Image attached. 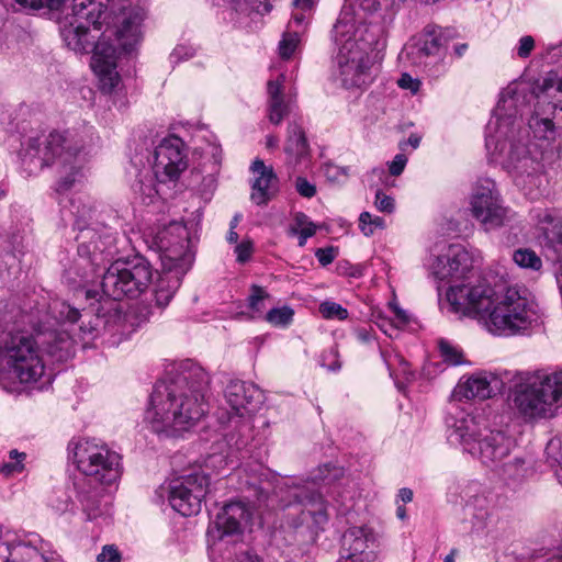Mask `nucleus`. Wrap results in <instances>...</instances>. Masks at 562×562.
I'll return each instance as SVG.
<instances>
[{"label": "nucleus", "mask_w": 562, "mask_h": 562, "mask_svg": "<svg viewBox=\"0 0 562 562\" xmlns=\"http://www.w3.org/2000/svg\"><path fill=\"white\" fill-rule=\"evenodd\" d=\"M502 381L493 373L480 372L460 382L456 387V395L467 400H486L499 391Z\"/></svg>", "instance_id": "17"}, {"label": "nucleus", "mask_w": 562, "mask_h": 562, "mask_svg": "<svg viewBox=\"0 0 562 562\" xmlns=\"http://www.w3.org/2000/svg\"><path fill=\"white\" fill-rule=\"evenodd\" d=\"M69 132H52L43 143L37 138H30L22 150V160L34 168H43L52 164H59L66 169L56 184L58 193L67 192L80 178V169L75 165L78 154L83 149Z\"/></svg>", "instance_id": "5"}, {"label": "nucleus", "mask_w": 562, "mask_h": 562, "mask_svg": "<svg viewBox=\"0 0 562 562\" xmlns=\"http://www.w3.org/2000/svg\"><path fill=\"white\" fill-rule=\"evenodd\" d=\"M470 211L486 231L498 228L510 218V212L503 205L496 184L491 179H481L475 183L470 196Z\"/></svg>", "instance_id": "11"}, {"label": "nucleus", "mask_w": 562, "mask_h": 562, "mask_svg": "<svg viewBox=\"0 0 562 562\" xmlns=\"http://www.w3.org/2000/svg\"><path fill=\"white\" fill-rule=\"evenodd\" d=\"M151 237L153 244L161 252L162 268L187 273L193 261L187 226L181 222H171L153 233Z\"/></svg>", "instance_id": "9"}, {"label": "nucleus", "mask_w": 562, "mask_h": 562, "mask_svg": "<svg viewBox=\"0 0 562 562\" xmlns=\"http://www.w3.org/2000/svg\"><path fill=\"white\" fill-rule=\"evenodd\" d=\"M251 170L259 175L252 184L251 200L258 205L265 204L270 200L269 190L277 180L276 173L261 159L252 162Z\"/></svg>", "instance_id": "23"}, {"label": "nucleus", "mask_w": 562, "mask_h": 562, "mask_svg": "<svg viewBox=\"0 0 562 562\" xmlns=\"http://www.w3.org/2000/svg\"><path fill=\"white\" fill-rule=\"evenodd\" d=\"M312 2L313 0H296V4L302 5L303 8H308Z\"/></svg>", "instance_id": "64"}, {"label": "nucleus", "mask_w": 562, "mask_h": 562, "mask_svg": "<svg viewBox=\"0 0 562 562\" xmlns=\"http://www.w3.org/2000/svg\"><path fill=\"white\" fill-rule=\"evenodd\" d=\"M285 153L290 162L297 164L308 154V145L303 130L294 124L289 126Z\"/></svg>", "instance_id": "26"}, {"label": "nucleus", "mask_w": 562, "mask_h": 562, "mask_svg": "<svg viewBox=\"0 0 562 562\" xmlns=\"http://www.w3.org/2000/svg\"><path fill=\"white\" fill-rule=\"evenodd\" d=\"M359 226L366 236H370L376 228L384 227V220L380 216H372L369 212H363L359 217Z\"/></svg>", "instance_id": "37"}, {"label": "nucleus", "mask_w": 562, "mask_h": 562, "mask_svg": "<svg viewBox=\"0 0 562 562\" xmlns=\"http://www.w3.org/2000/svg\"><path fill=\"white\" fill-rule=\"evenodd\" d=\"M249 520V509L240 502H232L217 514L214 526L209 528L207 535L213 541L223 540L229 536H239L243 532V527Z\"/></svg>", "instance_id": "14"}, {"label": "nucleus", "mask_w": 562, "mask_h": 562, "mask_svg": "<svg viewBox=\"0 0 562 562\" xmlns=\"http://www.w3.org/2000/svg\"><path fill=\"white\" fill-rule=\"evenodd\" d=\"M227 240L229 243H237L238 234L235 232V229H229L228 235H227Z\"/></svg>", "instance_id": "61"}, {"label": "nucleus", "mask_w": 562, "mask_h": 562, "mask_svg": "<svg viewBox=\"0 0 562 562\" xmlns=\"http://www.w3.org/2000/svg\"><path fill=\"white\" fill-rule=\"evenodd\" d=\"M342 469L335 465L325 464L317 468L311 475V481L315 485H330L342 476Z\"/></svg>", "instance_id": "29"}, {"label": "nucleus", "mask_w": 562, "mask_h": 562, "mask_svg": "<svg viewBox=\"0 0 562 562\" xmlns=\"http://www.w3.org/2000/svg\"><path fill=\"white\" fill-rule=\"evenodd\" d=\"M269 297L268 292L259 286V285H252L251 286V294L248 297V306L250 310L261 313L265 308V300Z\"/></svg>", "instance_id": "40"}, {"label": "nucleus", "mask_w": 562, "mask_h": 562, "mask_svg": "<svg viewBox=\"0 0 562 562\" xmlns=\"http://www.w3.org/2000/svg\"><path fill=\"white\" fill-rule=\"evenodd\" d=\"M316 232V226L307 220L303 213L295 215V225L291 227V233L299 235V245L304 246L307 238Z\"/></svg>", "instance_id": "31"}, {"label": "nucleus", "mask_w": 562, "mask_h": 562, "mask_svg": "<svg viewBox=\"0 0 562 562\" xmlns=\"http://www.w3.org/2000/svg\"><path fill=\"white\" fill-rule=\"evenodd\" d=\"M541 231L552 245H562V218L550 211H544L538 215Z\"/></svg>", "instance_id": "27"}, {"label": "nucleus", "mask_w": 562, "mask_h": 562, "mask_svg": "<svg viewBox=\"0 0 562 562\" xmlns=\"http://www.w3.org/2000/svg\"><path fill=\"white\" fill-rule=\"evenodd\" d=\"M447 300L456 313L476 319L487 331L513 336L529 329L537 322L535 304L526 290L504 283L491 285H452Z\"/></svg>", "instance_id": "2"}, {"label": "nucleus", "mask_w": 562, "mask_h": 562, "mask_svg": "<svg viewBox=\"0 0 562 562\" xmlns=\"http://www.w3.org/2000/svg\"><path fill=\"white\" fill-rule=\"evenodd\" d=\"M407 164V158L403 154H397L389 165L390 173L394 177L400 176Z\"/></svg>", "instance_id": "47"}, {"label": "nucleus", "mask_w": 562, "mask_h": 562, "mask_svg": "<svg viewBox=\"0 0 562 562\" xmlns=\"http://www.w3.org/2000/svg\"><path fill=\"white\" fill-rule=\"evenodd\" d=\"M78 470L86 476L76 482L77 498L88 517L100 513L104 488L116 483L123 473L122 457L95 439L80 442L75 452Z\"/></svg>", "instance_id": "4"}, {"label": "nucleus", "mask_w": 562, "mask_h": 562, "mask_svg": "<svg viewBox=\"0 0 562 562\" xmlns=\"http://www.w3.org/2000/svg\"><path fill=\"white\" fill-rule=\"evenodd\" d=\"M0 367L21 383L36 382L45 371L35 341L19 335L11 336L0 346Z\"/></svg>", "instance_id": "8"}, {"label": "nucleus", "mask_w": 562, "mask_h": 562, "mask_svg": "<svg viewBox=\"0 0 562 562\" xmlns=\"http://www.w3.org/2000/svg\"><path fill=\"white\" fill-rule=\"evenodd\" d=\"M71 212L82 220H86L91 213V207L85 203L81 206H77L75 201H71Z\"/></svg>", "instance_id": "49"}, {"label": "nucleus", "mask_w": 562, "mask_h": 562, "mask_svg": "<svg viewBox=\"0 0 562 562\" xmlns=\"http://www.w3.org/2000/svg\"><path fill=\"white\" fill-rule=\"evenodd\" d=\"M297 192L304 198H313L316 194V188L305 178L299 177L295 182Z\"/></svg>", "instance_id": "45"}, {"label": "nucleus", "mask_w": 562, "mask_h": 562, "mask_svg": "<svg viewBox=\"0 0 562 562\" xmlns=\"http://www.w3.org/2000/svg\"><path fill=\"white\" fill-rule=\"evenodd\" d=\"M530 127L539 138L549 139L554 134V124L549 119H533L530 121Z\"/></svg>", "instance_id": "38"}, {"label": "nucleus", "mask_w": 562, "mask_h": 562, "mask_svg": "<svg viewBox=\"0 0 562 562\" xmlns=\"http://www.w3.org/2000/svg\"><path fill=\"white\" fill-rule=\"evenodd\" d=\"M452 428L451 436L456 437L465 451L474 452L476 442L484 436V428H481L474 416L465 412H458L456 416L447 420Z\"/></svg>", "instance_id": "19"}, {"label": "nucleus", "mask_w": 562, "mask_h": 562, "mask_svg": "<svg viewBox=\"0 0 562 562\" xmlns=\"http://www.w3.org/2000/svg\"><path fill=\"white\" fill-rule=\"evenodd\" d=\"M237 562H261L257 555L245 553L238 558Z\"/></svg>", "instance_id": "58"}, {"label": "nucleus", "mask_w": 562, "mask_h": 562, "mask_svg": "<svg viewBox=\"0 0 562 562\" xmlns=\"http://www.w3.org/2000/svg\"><path fill=\"white\" fill-rule=\"evenodd\" d=\"M514 262L522 268L539 271L542 268L541 258L529 248H519L513 254Z\"/></svg>", "instance_id": "28"}, {"label": "nucleus", "mask_w": 562, "mask_h": 562, "mask_svg": "<svg viewBox=\"0 0 562 562\" xmlns=\"http://www.w3.org/2000/svg\"><path fill=\"white\" fill-rule=\"evenodd\" d=\"M315 256L322 266H327L334 261L336 252L333 248H319Z\"/></svg>", "instance_id": "48"}, {"label": "nucleus", "mask_w": 562, "mask_h": 562, "mask_svg": "<svg viewBox=\"0 0 562 562\" xmlns=\"http://www.w3.org/2000/svg\"><path fill=\"white\" fill-rule=\"evenodd\" d=\"M319 313L326 319L344 321L348 317V311L340 304L333 301H325L321 303Z\"/></svg>", "instance_id": "36"}, {"label": "nucleus", "mask_w": 562, "mask_h": 562, "mask_svg": "<svg viewBox=\"0 0 562 562\" xmlns=\"http://www.w3.org/2000/svg\"><path fill=\"white\" fill-rule=\"evenodd\" d=\"M299 35L297 31H286L279 45V52L282 58H289L292 56L300 41Z\"/></svg>", "instance_id": "39"}, {"label": "nucleus", "mask_w": 562, "mask_h": 562, "mask_svg": "<svg viewBox=\"0 0 562 562\" xmlns=\"http://www.w3.org/2000/svg\"><path fill=\"white\" fill-rule=\"evenodd\" d=\"M24 9L38 10L44 7V0H15Z\"/></svg>", "instance_id": "51"}, {"label": "nucleus", "mask_w": 562, "mask_h": 562, "mask_svg": "<svg viewBox=\"0 0 562 562\" xmlns=\"http://www.w3.org/2000/svg\"><path fill=\"white\" fill-rule=\"evenodd\" d=\"M184 274L179 273L178 269L168 270L162 268V274L155 290V301L159 307H165L169 304L173 294L179 289Z\"/></svg>", "instance_id": "25"}, {"label": "nucleus", "mask_w": 562, "mask_h": 562, "mask_svg": "<svg viewBox=\"0 0 562 562\" xmlns=\"http://www.w3.org/2000/svg\"><path fill=\"white\" fill-rule=\"evenodd\" d=\"M288 494L289 497L307 508L315 522L322 524L327 520L326 502L318 492L311 491L306 485L297 484L290 486Z\"/></svg>", "instance_id": "21"}, {"label": "nucleus", "mask_w": 562, "mask_h": 562, "mask_svg": "<svg viewBox=\"0 0 562 562\" xmlns=\"http://www.w3.org/2000/svg\"><path fill=\"white\" fill-rule=\"evenodd\" d=\"M502 164L508 172L516 173L517 176L527 175L529 177L540 169L539 161L529 156L527 148L522 144H510Z\"/></svg>", "instance_id": "22"}, {"label": "nucleus", "mask_w": 562, "mask_h": 562, "mask_svg": "<svg viewBox=\"0 0 562 562\" xmlns=\"http://www.w3.org/2000/svg\"><path fill=\"white\" fill-rule=\"evenodd\" d=\"M151 280L150 263L138 257L113 262L104 272L101 286L103 293L113 300L136 299L148 289Z\"/></svg>", "instance_id": "7"}, {"label": "nucleus", "mask_w": 562, "mask_h": 562, "mask_svg": "<svg viewBox=\"0 0 562 562\" xmlns=\"http://www.w3.org/2000/svg\"><path fill=\"white\" fill-rule=\"evenodd\" d=\"M485 143H486L487 149H491L494 146V149L497 150L498 147L501 146V148H499L501 153H503L507 146L506 142L499 143L495 139L494 136H491V135L486 136Z\"/></svg>", "instance_id": "53"}, {"label": "nucleus", "mask_w": 562, "mask_h": 562, "mask_svg": "<svg viewBox=\"0 0 562 562\" xmlns=\"http://www.w3.org/2000/svg\"><path fill=\"white\" fill-rule=\"evenodd\" d=\"M313 4L314 3L312 2V4L308 8H303L302 5L296 4V0L293 1L292 18L288 24L289 31H297V34L304 31L312 15Z\"/></svg>", "instance_id": "30"}, {"label": "nucleus", "mask_w": 562, "mask_h": 562, "mask_svg": "<svg viewBox=\"0 0 562 562\" xmlns=\"http://www.w3.org/2000/svg\"><path fill=\"white\" fill-rule=\"evenodd\" d=\"M11 461L3 463L0 467V473L5 476L10 477L15 474H19L23 472L24 470V460L26 458V454L23 452H19L18 450H11L10 453Z\"/></svg>", "instance_id": "33"}, {"label": "nucleus", "mask_w": 562, "mask_h": 562, "mask_svg": "<svg viewBox=\"0 0 562 562\" xmlns=\"http://www.w3.org/2000/svg\"><path fill=\"white\" fill-rule=\"evenodd\" d=\"M513 447L509 437L501 431H492L484 428V436L476 442L474 452H470L477 458L483 465L492 470L502 469L505 476L509 479H521L525 476L524 461L515 459L505 462Z\"/></svg>", "instance_id": "10"}, {"label": "nucleus", "mask_w": 562, "mask_h": 562, "mask_svg": "<svg viewBox=\"0 0 562 562\" xmlns=\"http://www.w3.org/2000/svg\"><path fill=\"white\" fill-rule=\"evenodd\" d=\"M400 88L409 90L413 93L418 92L420 88V81L416 78H413L409 74H402L401 78L397 81Z\"/></svg>", "instance_id": "44"}, {"label": "nucleus", "mask_w": 562, "mask_h": 562, "mask_svg": "<svg viewBox=\"0 0 562 562\" xmlns=\"http://www.w3.org/2000/svg\"><path fill=\"white\" fill-rule=\"evenodd\" d=\"M277 143H278V140L273 136L267 137V146L268 147H274V146H277Z\"/></svg>", "instance_id": "63"}, {"label": "nucleus", "mask_w": 562, "mask_h": 562, "mask_svg": "<svg viewBox=\"0 0 562 562\" xmlns=\"http://www.w3.org/2000/svg\"><path fill=\"white\" fill-rule=\"evenodd\" d=\"M227 403L238 416L252 414L262 403L261 391L252 383L232 381L225 392Z\"/></svg>", "instance_id": "16"}, {"label": "nucleus", "mask_w": 562, "mask_h": 562, "mask_svg": "<svg viewBox=\"0 0 562 562\" xmlns=\"http://www.w3.org/2000/svg\"><path fill=\"white\" fill-rule=\"evenodd\" d=\"M71 10V16L61 23V36L70 49L88 52L101 31L105 12L95 0H72ZM120 22V27L108 25L98 36L91 58V68L104 92H112L120 83L116 70L119 49L131 52L140 40L138 16H123Z\"/></svg>", "instance_id": "1"}, {"label": "nucleus", "mask_w": 562, "mask_h": 562, "mask_svg": "<svg viewBox=\"0 0 562 562\" xmlns=\"http://www.w3.org/2000/svg\"><path fill=\"white\" fill-rule=\"evenodd\" d=\"M66 2V0H44V7L50 10H58Z\"/></svg>", "instance_id": "56"}, {"label": "nucleus", "mask_w": 562, "mask_h": 562, "mask_svg": "<svg viewBox=\"0 0 562 562\" xmlns=\"http://www.w3.org/2000/svg\"><path fill=\"white\" fill-rule=\"evenodd\" d=\"M352 26L338 22L334 26L335 42L338 46L336 64L341 82L347 88L362 87L370 81L372 59L368 44L358 42L350 33Z\"/></svg>", "instance_id": "6"}, {"label": "nucleus", "mask_w": 562, "mask_h": 562, "mask_svg": "<svg viewBox=\"0 0 562 562\" xmlns=\"http://www.w3.org/2000/svg\"><path fill=\"white\" fill-rule=\"evenodd\" d=\"M400 498L404 503H409L413 499V492L409 488H401L398 493Z\"/></svg>", "instance_id": "57"}, {"label": "nucleus", "mask_w": 562, "mask_h": 562, "mask_svg": "<svg viewBox=\"0 0 562 562\" xmlns=\"http://www.w3.org/2000/svg\"><path fill=\"white\" fill-rule=\"evenodd\" d=\"M472 259L461 245L449 246L447 252L431 265L434 276L439 280L461 279L471 270Z\"/></svg>", "instance_id": "15"}, {"label": "nucleus", "mask_w": 562, "mask_h": 562, "mask_svg": "<svg viewBox=\"0 0 562 562\" xmlns=\"http://www.w3.org/2000/svg\"><path fill=\"white\" fill-rule=\"evenodd\" d=\"M284 75H280L277 80H269L267 83L269 120L273 124H280L290 112V103L284 102L283 98Z\"/></svg>", "instance_id": "24"}, {"label": "nucleus", "mask_w": 562, "mask_h": 562, "mask_svg": "<svg viewBox=\"0 0 562 562\" xmlns=\"http://www.w3.org/2000/svg\"><path fill=\"white\" fill-rule=\"evenodd\" d=\"M374 204L380 212L392 213L394 211V200L381 190L376 191Z\"/></svg>", "instance_id": "43"}, {"label": "nucleus", "mask_w": 562, "mask_h": 562, "mask_svg": "<svg viewBox=\"0 0 562 562\" xmlns=\"http://www.w3.org/2000/svg\"><path fill=\"white\" fill-rule=\"evenodd\" d=\"M13 562H47V559L36 548L21 546L14 549Z\"/></svg>", "instance_id": "34"}, {"label": "nucleus", "mask_w": 562, "mask_h": 562, "mask_svg": "<svg viewBox=\"0 0 562 562\" xmlns=\"http://www.w3.org/2000/svg\"><path fill=\"white\" fill-rule=\"evenodd\" d=\"M457 549H452L450 553L445 558V562H454V558L457 555Z\"/></svg>", "instance_id": "62"}, {"label": "nucleus", "mask_w": 562, "mask_h": 562, "mask_svg": "<svg viewBox=\"0 0 562 562\" xmlns=\"http://www.w3.org/2000/svg\"><path fill=\"white\" fill-rule=\"evenodd\" d=\"M67 310H68L67 315H66L67 321H69L70 323H76L80 317V312L70 306H67Z\"/></svg>", "instance_id": "55"}, {"label": "nucleus", "mask_w": 562, "mask_h": 562, "mask_svg": "<svg viewBox=\"0 0 562 562\" xmlns=\"http://www.w3.org/2000/svg\"><path fill=\"white\" fill-rule=\"evenodd\" d=\"M393 311H394V314L396 316V318L402 323V324H406L408 322V316L406 314V312L402 308H400L397 305H394L393 306Z\"/></svg>", "instance_id": "54"}, {"label": "nucleus", "mask_w": 562, "mask_h": 562, "mask_svg": "<svg viewBox=\"0 0 562 562\" xmlns=\"http://www.w3.org/2000/svg\"><path fill=\"white\" fill-rule=\"evenodd\" d=\"M438 348L442 360L450 366H458L463 363V353L460 348L452 345L451 342L440 339L438 341Z\"/></svg>", "instance_id": "32"}, {"label": "nucleus", "mask_w": 562, "mask_h": 562, "mask_svg": "<svg viewBox=\"0 0 562 562\" xmlns=\"http://www.w3.org/2000/svg\"><path fill=\"white\" fill-rule=\"evenodd\" d=\"M14 550L10 551L7 543L0 542V562H13Z\"/></svg>", "instance_id": "50"}, {"label": "nucleus", "mask_w": 562, "mask_h": 562, "mask_svg": "<svg viewBox=\"0 0 562 562\" xmlns=\"http://www.w3.org/2000/svg\"><path fill=\"white\" fill-rule=\"evenodd\" d=\"M254 250L252 241L249 239L243 240L240 244L236 245L235 254L238 262H246L250 259Z\"/></svg>", "instance_id": "42"}, {"label": "nucleus", "mask_w": 562, "mask_h": 562, "mask_svg": "<svg viewBox=\"0 0 562 562\" xmlns=\"http://www.w3.org/2000/svg\"><path fill=\"white\" fill-rule=\"evenodd\" d=\"M468 49V44H458L454 46V54L457 57H462L465 50Z\"/></svg>", "instance_id": "60"}, {"label": "nucleus", "mask_w": 562, "mask_h": 562, "mask_svg": "<svg viewBox=\"0 0 562 562\" xmlns=\"http://www.w3.org/2000/svg\"><path fill=\"white\" fill-rule=\"evenodd\" d=\"M207 373L189 363L170 383L159 382L150 396L145 420L157 434L175 435L193 426L205 414Z\"/></svg>", "instance_id": "3"}, {"label": "nucleus", "mask_w": 562, "mask_h": 562, "mask_svg": "<svg viewBox=\"0 0 562 562\" xmlns=\"http://www.w3.org/2000/svg\"><path fill=\"white\" fill-rule=\"evenodd\" d=\"M446 37L435 31L424 32L413 44L407 47V55L417 65H426L427 58L440 57Z\"/></svg>", "instance_id": "20"}, {"label": "nucleus", "mask_w": 562, "mask_h": 562, "mask_svg": "<svg viewBox=\"0 0 562 562\" xmlns=\"http://www.w3.org/2000/svg\"><path fill=\"white\" fill-rule=\"evenodd\" d=\"M293 314V310L289 306L271 308L267 313L266 319L273 326H285L291 323Z\"/></svg>", "instance_id": "35"}, {"label": "nucleus", "mask_w": 562, "mask_h": 562, "mask_svg": "<svg viewBox=\"0 0 562 562\" xmlns=\"http://www.w3.org/2000/svg\"><path fill=\"white\" fill-rule=\"evenodd\" d=\"M121 559L117 548L112 544L104 546L97 557L98 562H121Z\"/></svg>", "instance_id": "41"}, {"label": "nucleus", "mask_w": 562, "mask_h": 562, "mask_svg": "<svg viewBox=\"0 0 562 562\" xmlns=\"http://www.w3.org/2000/svg\"><path fill=\"white\" fill-rule=\"evenodd\" d=\"M420 136H418L417 134H412L407 139V144H409L413 148H417L420 144Z\"/></svg>", "instance_id": "59"}, {"label": "nucleus", "mask_w": 562, "mask_h": 562, "mask_svg": "<svg viewBox=\"0 0 562 562\" xmlns=\"http://www.w3.org/2000/svg\"><path fill=\"white\" fill-rule=\"evenodd\" d=\"M533 48H535V40L529 35L522 36L519 40L517 55L520 58H527L531 54Z\"/></svg>", "instance_id": "46"}, {"label": "nucleus", "mask_w": 562, "mask_h": 562, "mask_svg": "<svg viewBox=\"0 0 562 562\" xmlns=\"http://www.w3.org/2000/svg\"><path fill=\"white\" fill-rule=\"evenodd\" d=\"M209 485L210 479L202 472L172 480L168 495L171 507L186 517L199 514Z\"/></svg>", "instance_id": "12"}, {"label": "nucleus", "mask_w": 562, "mask_h": 562, "mask_svg": "<svg viewBox=\"0 0 562 562\" xmlns=\"http://www.w3.org/2000/svg\"><path fill=\"white\" fill-rule=\"evenodd\" d=\"M342 558L347 562H370L373 559V538L364 528L353 527L344 535Z\"/></svg>", "instance_id": "18"}, {"label": "nucleus", "mask_w": 562, "mask_h": 562, "mask_svg": "<svg viewBox=\"0 0 562 562\" xmlns=\"http://www.w3.org/2000/svg\"><path fill=\"white\" fill-rule=\"evenodd\" d=\"M356 336L359 341L361 342H368L372 338V330L368 329L366 327H360L356 329Z\"/></svg>", "instance_id": "52"}, {"label": "nucleus", "mask_w": 562, "mask_h": 562, "mask_svg": "<svg viewBox=\"0 0 562 562\" xmlns=\"http://www.w3.org/2000/svg\"><path fill=\"white\" fill-rule=\"evenodd\" d=\"M183 142L176 136L165 138L155 150L154 169L156 175L176 179L187 169L188 161Z\"/></svg>", "instance_id": "13"}]
</instances>
